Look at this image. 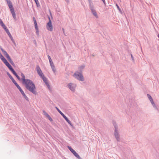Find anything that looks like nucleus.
Returning a JSON list of instances; mask_svg holds the SVG:
<instances>
[{"label": "nucleus", "instance_id": "obj_1", "mask_svg": "<svg viewBox=\"0 0 159 159\" xmlns=\"http://www.w3.org/2000/svg\"><path fill=\"white\" fill-rule=\"evenodd\" d=\"M21 76L22 83L25 85V87L33 94H36V87L32 81L29 79H25V76L22 73H21Z\"/></svg>", "mask_w": 159, "mask_h": 159}, {"label": "nucleus", "instance_id": "obj_2", "mask_svg": "<svg viewBox=\"0 0 159 159\" xmlns=\"http://www.w3.org/2000/svg\"><path fill=\"white\" fill-rule=\"evenodd\" d=\"M74 76L79 80L83 81L84 80L83 76L80 73L76 72L74 74Z\"/></svg>", "mask_w": 159, "mask_h": 159}, {"label": "nucleus", "instance_id": "obj_3", "mask_svg": "<svg viewBox=\"0 0 159 159\" xmlns=\"http://www.w3.org/2000/svg\"><path fill=\"white\" fill-rule=\"evenodd\" d=\"M49 21L46 24V28L48 30L52 31L53 30V27L52 21L49 17Z\"/></svg>", "mask_w": 159, "mask_h": 159}, {"label": "nucleus", "instance_id": "obj_4", "mask_svg": "<svg viewBox=\"0 0 159 159\" xmlns=\"http://www.w3.org/2000/svg\"><path fill=\"white\" fill-rule=\"evenodd\" d=\"M68 148H69V149L70 150V151L74 155V156L75 157H76L79 159H81L80 157L79 156V155L73 149H72L69 146H68Z\"/></svg>", "mask_w": 159, "mask_h": 159}, {"label": "nucleus", "instance_id": "obj_5", "mask_svg": "<svg viewBox=\"0 0 159 159\" xmlns=\"http://www.w3.org/2000/svg\"><path fill=\"white\" fill-rule=\"evenodd\" d=\"M68 148H69V149L70 150V151L74 155V156L75 157H76L79 159H81L80 157L79 156V155L73 149H72L69 146H68Z\"/></svg>", "mask_w": 159, "mask_h": 159}, {"label": "nucleus", "instance_id": "obj_6", "mask_svg": "<svg viewBox=\"0 0 159 159\" xmlns=\"http://www.w3.org/2000/svg\"><path fill=\"white\" fill-rule=\"evenodd\" d=\"M68 148H69V149L70 150V151L74 155V156L75 157H76L79 159H81L80 157L79 156V155L73 149H72L69 146H68Z\"/></svg>", "mask_w": 159, "mask_h": 159}, {"label": "nucleus", "instance_id": "obj_7", "mask_svg": "<svg viewBox=\"0 0 159 159\" xmlns=\"http://www.w3.org/2000/svg\"><path fill=\"white\" fill-rule=\"evenodd\" d=\"M37 71L39 75L41 77L44 76L41 69L39 66H37Z\"/></svg>", "mask_w": 159, "mask_h": 159}, {"label": "nucleus", "instance_id": "obj_8", "mask_svg": "<svg viewBox=\"0 0 159 159\" xmlns=\"http://www.w3.org/2000/svg\"><path fill=\"white\" fill-rule=\"evenodd\" d=\"M68 86L69 88L72 91H74L75 90V86L74 85H73L72 83H69L68 84Z\"/></svg>", "mask_w": 159, "mask_h": 159}, {"label": "nucleus", "instance_id": "obj_9", "mask_svg": "<svg viewBox=\"0 0 159 159\" xmlns=\"http://www.w3.org/2000/svg\"><path fill=\"white\" fill-rule=\"evenodd\" d=\"M49 62H50L51 66V68L52 69L53 71V72L54 73H55L56 71V70L55 69V66L53 64V62H52V61Z\"/></svg>", "mask_w": 159, "mask_h": 159}, {"label": "nucleus", "instance_id": "obj_10", "mask_svg": "<svg viewBox=\"0 0 159 159\" xmlns=\"http://www.w3.org/2000/svg\"><path fill=\"white\" fill-rule=\"evenodd\" d=\"M61 115L63 117V118L66 120L67 122L71 125V124L70 121L67 118L63 113L61 114Z\"/></svg>", "mask_w": 159, "mask_h": 159}, {"label": "nucleus", "instance_id": "obj_11", "mask_svg": "<svg viewBox=\"0 0 159 159\" xmlns=\"http://www.w3.org/2000/svg\"><path fill=\"white\" fill-rule=\"evenodd\" d=\"M41 78L43 80V81L47 85L48 87L49 85L48 84V81H47V79L44 76H43L41 77Z\"/></svg>", "mask_w": 159, "mask_h": 159}, {"label": "nucleus", "instance_id": "obj_12", "mask_svg": "<svg viewBox=\"0 0 159 159\" xmlns=\"http://www.w3.org/2000/svg\"><path fill=\"white\" fill-rule=\"evenodd\" d=\"M7 59L8 61L11 63H12L13 62L12 61L11 59L10 58V56L8 54H7L5 56Z\"/></svg>", "mask_w": 159, "mask_h": 159}, {"label": "nucleus", "instance_id": "obj_13", "mask_svg": "<svg viewBox=\"0 0 159 159\" xmlns=\"http://www.w3.org/2000/svg\"><path fill=\"white\" fill-rule=\"evenodd\" d=\"M33 19L34 20V26H35V29H38V27L37 24V23L36 22V21L35 18L33 17Z\"/></svg>", "mask_w": 159, "mask_h": 159}, {"label": "nucleus", "instance_id": "obj_14", "mask_svg": "<svg viewBox=\"0 0 159 159\" xmlns=\"http://www.w3.org/2000/svg\"><path fill=\"white\" fill-rule=\"evenodd\" d=\"M20 92H21V94L23 95V96H24V97L25 98V99H26V100H28V98L25 95L24 92L23 91V90L22 89L20 91Z\"/></svg>", "mask_w": 159, "mask_h": 159}, {"label": "nucleus", "instance_id": "obj_15", "mask_svg": "<svg viewBox=\"0 0 159 159\" xmlns=\"http://www.w3.org/2000/svg\"><path fill=\"white\" fill-rule=\"evenodd\" d=\"M8 5L10 9V10H13L14 9L12 5V4L11 3V2H8Z\"/></svg>", "mask_w": 159, "mask_h": 159}, {"label": "nucleus", "instance_id": "obj_16", "mask_svg": "<svg viewBox=\"0 0 159 159\" xmlns=\"http://www.w3.org/2000/svg\"><path fill=\"white\" fill-rule=\"evenodd\" d=\"M92 10V12L93 14L96 17V18H98V15H97V14L95 11V10L93 9H92L91 10Z\"/></svg>", "mask_w": 159, "mask_h": 159}, {"label": "nucleus", "instance_id": "obj_17", "mask_svg": "<svg viewBox=\"0 0 159 159\" xmlns=\"http://www.w3.org/2000/svg\"><path fill=\"white\" fill-rule=\"evenodd\" d=\"M11 14H12V15L13 17L14 18H15V17H16V15H15V12H14V9L11 10Z\"/></svg>", "mask_w": 159, "mask_h": 159}, {"label": "nucleus", "instance_id": "obj_18", "mask_svg": "<svg viewBox=\"0 0 159 159\" xmlns=\"http://www.w3.org/2000/svg\"><path fill=\"white\" fill-rule=\"evenodd\" d=\"M6 32L8 34L9 36H11V34L10 33L8 30L6 28V29H4Z\"/></svg>", "mask_w": 159, "mask_h": 159}, {"label": "nucleus", "instance_id": "obj_19", "mask_svg": "<svg viewBox=\"0 0 159 159\" xmlns=\"http://www.w3.org/2000/svg\"><path fill=\"white\" fill-rule=\"evenodd\" d=\"M8 76L10 77V78L12 80V81L13 82V81H14L15 80L11 76L9 73H7Z\"/></svg>", "mask_w": 159, "mask_h": 159}, {"label": "nucleus", "instance_id": "obj_20", "mask_svg": "<svg viewBox=\"0 0 159 159\" xmlns=\"http://www.w3.org/2000/svg\"><path fill=\"white\" fill-rule=\"evenodd\" d=\"M115 136L116 139L118 140L119 139V138L118 137V133L116 131V133L115 134Z\"/></svg>", "mask_w": 159, "mask_h": 159}, {"label": "nucleus", "instance_id": "obj_21", "mask_svg": "<svg viewBox=\"0 0 159 159\" xmlns=\"http://www.w3.org/2000/svg\"><path fill=\"white\" fill-rule=\"evenodd\" d=\"M0 25L2 26V27L4 29H6L7 28L5 25L3 23V22L1 23L0 24Z\"/></svg>", "mask_w": 159, "mask_h": 159}, {"label": "nucleus", "instance_id": "obj_22", "mask_svg": "<svg viewBox=\"0 0 159 159\" xmlns=\"http://www.w3.org/2000/svg\"><path fill=\"white\" fill-rule=\"evenodd\" d=\"M37 6L38 7H39V2L38 1V0H34Z\"/></svg>", "mask_w": 159, "mask_h": 159}, {"label": "nucleus", "instance_id": "obj_23", "mask_svg": "<svg viewBox=\"0 0 159 159\" xmlns=\"http://www.w3.org/2000/svg\"><path fill=\"white\" fill-rule=\"evenodd\" d=\"M11 71L12 72V73L15 76H16L17 75L13 69H11Z\"/></svg>", "mask_w": 159, "mask_h": 159}, {"label": "nucleus", "instance_id": "obj_24", "mask_svg": "<svg viewBox=\"0 0 159 159\" xmlns=\"http://www.w3.org/2000/svg\"><path fill=\"white\" fill-rule=\"evenodd\" d=\"M11 71L12 72V73L15 76H16L17 75L13 69H11Z\"/></svg>", "mask_w": 159, "mask_h": 159}, {"label": "nucleus", "instance_id": "obj_25", "mask_svg": "<svg viewBox=\"0 0 159 159\" xmlns=\"http://www.w3.org/2000/svg\"><path fill=\"white\" fill-rule=\"evenodd\" d=\"M0 58L2 61L5 58L1 53H0Z\"/></svg>", "mask_w": 159, "mask_h": 159}, {"label": "nucleus", "instance_id": "obj_26", "mask_svg": "<svg viewBox=\"0 0 159 159\" xmlns=\"http://www.w3.org/2000/svg\"><path fill=\"white\" fill-rule=\"evenodd\" d=\"M47 117L51 121H52V119L49 115L48 116H47Z\"/></svg>", "mask_w": 159, "mask_h": 159}, {"label": "nucleus", "instance_id": "obj_27", "mask_svg": "<svg viewBox=\"0 0 159 159\" xmlns=\"http://www.w3.org/2000/svg\"><path fill=\"white\" fill-rule=\"evenodd\" d=\"M9 69L10 70H11V69H13L11 66L10 64L8 66H7Z\"/></svg>", "mask_w": 159, "mask_h": 159}, {"label": "nucleus", "instance_id": "obj_28", "mask_svg": "<svg viewBox=\"0 0 159 159\" xmlns=\"http://www.w3.org/2000/svg\"><path fill=\"white\" fill-rule=\"evenodd\" d=\"M9 69L10 70H11V69H13L11 66L10 64L8 66H7Z\"/></svg>", "mask_w": 159, "mask_h": 159}, {"label": "nucleus", "instance_id": "obj_29", "mask_svg": "<svg viewBox=\"0 0 159 159\" xmlns=\"http://www.w3.org/2000/svg\"><path fill=\"white\" fill-rule=\"evenodd\" d=\"M44 115L46 116V117L47 116H48V114L45 111H43Z\"/></svg>", "mask_w": 159, "mask_h": 159}, {"label": "nucleus", "instance_id": "obj_30", "mask_svg": "<svg viewBox=\"0 0 159 159\" xmlns=\"http://www.w3.org/2000/svg\"><path fill=\"white\" fill-rule=\"evenodd\" d=\"M147 96H148V97L149 99V100L150 101L152 99V97L150 95L148 94Z\"/></svg>", "mask_w": 159, "mask_h": 159}, {"label": "nucleus", "instance_id": "obj_31", "mask_svg": "<svg viewBox=\"0 0 159 159\" xmlns=\"http://www.w3.org/2000/svg\"><path fill=\"white\" fill-rule=\"evenodd\" d=\"M56 108L61 115V114H63V113L58 108H57V107H56Z\"/></svg>", "mask_w": 159, "mask_h": 159}, {"label": "nucleus", "instance_id": "obj_32", "mask_svg": "<svg viewBox=\"0 0 159 159\" xmlns=\"http://www.w3.org/2000/svg\"><path fill=\"white\" fill-rule=\"evenodd\" d=\"M2 51L3 52L4 56L6 55L7 54V52L6 51L3 50H2Z\"/></svg>", "mask_w": 159, "mask_h": 159}, {"label": "nucleus", "instance_id": "obj_33", "mask_svg": "<svg viewBox=\"0 0 159 159\" xmlns=\"http://www.w3.org/2000/svg\"><path fill=\"white\" fill-rule=\"evenodd\" d=\"M2 61H3V62L5 64L7 62V61L5 58Z\"/></svg>", "mask_w": 159, "mask_h": 159}, {"label": "nucleus", "instance_id": "obj_34", "mask_svg": "<svg viewBox=\"0 0 159 159\" xmlns=\"http://www.w3.org/2000/svg\"><path fill=\"white\" fill-rule=\"evenodd\" d=\"M36 33L37 34V35H39V29H36Z\"/></svg>", "mask_w": 159, "mask_h": 159}, {"label": "nucleus", "instance_id": "obj_35", "mask_svg": "<svg viewBox=\"0 0 159 159\" xmlns=\"http://www.w3.org/2000/svg\"><path fill=\"white\" fill-rule=\"evenodd\" d=\"M48 58L49 62L52 61V60L50 56L49 55H48Z\"/></svg>", "mask_w": 159, "mask_h": 159}, {"label": "nucleus", "instance_id": "obj_36", "mask_svg": "<svg viewBox=\"0 0 159 159\" xmlns=\"http://www.w3.org/2000/svg\"><path fill=\"white\" fill-rule=\"evenodd\" d=\"M9 37H10V39H11V40L12 41H14V40H13V38L12 37L11 35V36H9Z\"/></svg>", "mask_w": 159, "mask_h": 159}, {"label": "nucleus", "instance_id": "obj_37", "mask_svg": "<svg viewBox=\"0 0 159 159\" xmlns=\"http://www.w3.org/2000/svg\"><path fill=\"white\" fill-rule=\"evenodd\" d=\"M16 76L17 77V78L19 80H21L20 77L18 75H17Z\"/></svg>", "mask_w": 159, "mask_h": 159}, {"label": "nucleus", "instance_id": "obj_38", "mask_svg": "<svg viewBox=\"0 0 159 159\" xmlns=\"http://www.w3.org/2000/svg\"><path fill=\"white\" fill-rule=\"evenodd\" d=\"M16 76L17 77V78L19 80H21L20 77L18 75H17Z\"/></svg>", "mask_w": 159, "mask_h": 159}, {"label": "nucleus", "instance_id": "obj_39", "mask_svg": "<svg viewBox=\"0 0 159 159\" xmlns=\"http://www.w3.org/2000/svg\"><path fill=\"white\" fill-rule=\"evenodd\" d=\"M16 76L17 77V78L19 80H21L20 77L18 75H17Z\"/></svg>", "mask_w": 159, "mask_h": 159}, {"label": "nucleus", "instance_id": "obj_40", "mask_svg": "<svg viewBox=\"0 0 159 159\" xmlns=\"http://www.w3.org/2000/svg\"><path fill=\"white\" fill-rule=\"evenodd\" d=\"M150 102H151V103L152 104H154V102H153V99H152V100H151L150 101Z\"/></svg>", "mask_w": 159, "mask_h": 159}, {"label": "nucleus", "instance_id": "obj_41", "mask_svg": "<svg viewBox=\"0 0 159 159\" xmlns=\"http://www.w3.org/2000/svg\"><path fill=\"white\" fill-rule=\"evenodd\" d=\"M13 83L16 86L17 84L15 80L13 82Z\"/></svg>", "mask_w": 159, "mask_h": 159}, {"label": "nucleus", "instance_id": "obj_42", "mask_svg": "<svg viewBox=\"0 0 159 159\" xmlns=\"http://www.w3.org/2000/svg\"><path fill=\"white\" fill-rule=\"evenodd\" d=\"M13 83L16 86L17 84L15 80L13 82Z\"/></svg>", "mask_w": 159, "mask_h": 159}, {"label": "nucleus", "instance_id": "obj_43", "mask_svg": "<svg viewBox=\"0 0 159 159\" xmlns=\"http://www.w3.org/2000/svg\"><path fill=\"white\" fill-rule=\"evenodd\" d=\"M7 66H8L10 64L9 63L7 62L5 64Z\"/></svg>", "mask_w": 159, "mask_h": 159}, {"label": "nucleus", "instance_id": "obj_44", "mask_svg": "<svg viewBox=\"0 0 159 159\" xmlns=\"http://www.w3.org/2000/svg\"><path fill=\"white\" fill-rule=\"evenodd\" d=\"M18 89H19V91H20L22 90L21 88L20 87V86L19 87Z\"/></svg>", "mask_w": 159, "mask_h": 159}, {"label": "nucleus", "instance_id": "obj_45", "mask_svg": "<svg viewBox=\"0 0 159 159\" xmlns=\"http://www.w3.org/2000/svg\"><path fill=\"white\" fill-rule=\"evenodd\" d=\"M2 22H2V20H1V19L0 18V24L1 23H2Z\"/></svg>", "mask_w": 159, "mask_h": 159}, {"label": "nucleus", "instance_id": "obj_46", "mask_svg": "<svg viewBox=\"0 0 159 159\" xmlns=\"http://www.w3.org/2000/svg\"><path fill=\"white\" fill-rule=\"evenodd\" d=\"M16 86L17 87V88H18L19 87H20V86H19V85L18 84H17L16 85Z\"/></svg>", "mask_w": 159, "mask_h": 159}, {"label": "nucleus", "instance_id": "obj_47", "mask_svg": "<svg viewBox=\"0 0 159 159\" xmlns=\"http://www.w3.org/2000/svg\"><path fill=\"white\" fill-rule=\"evenodd\" d=\"M116 6H117V7L119 9V7L118 6L117 4H116Z\"/></svg>", "mask_w": 159, "mask_h": 159}, {"label": "nucleus", "instance_id": "obj_48", "mask_svg": "<svg viewBox=\"0 0 159 159\" xmlns=\"http://www.w3.org/2000/svg\"><path fill=\"white\" fill-rule=\"evenodd\" d=\"M102 1L103 2V3H105V0H102Z\"/></svg>", "mask_w": 159, "mask_h": 159}, {"label": "nucleus", "instance_id": "obj_49", "mask_svg": "<svg viewBox=\"0 0 159 159\" xmlns=\"http://www.w3.org/2000/svg\"><path fill=\"white\" fill-rule=\"evenodd\" d=\"M84 67V66H82V68H83Z\"/></svg>", "mask_w": 159, "mask_h": 159}, {"label": "nucleus", "instance_id": "obj_50", "mask_svg": "<svg viewBox=\"0 0 159 159\" xmlns=\"http://www.w3.org/2000/svg\"><path fill=\"white\" fill-rule=\"evenodd\" d=\"M131 57H132V58H133V56L132 55H131Z\"/></svg>", "mask_w": 159, "mask_h": 159}, {"label": "nucleus", "instance_id": "obj_51", "mask_svg": "<svg viewBox=\"0 0 159 159\" xmlns=\"http://www.w3.org/2000/svg\"><path fill=\"white\" fill-rule=\"evenodd\" d=\"M158 37L159 38V34H158Z\"/></svg>", "mask_w": 159, "mask_h": 159}]
</instances>
